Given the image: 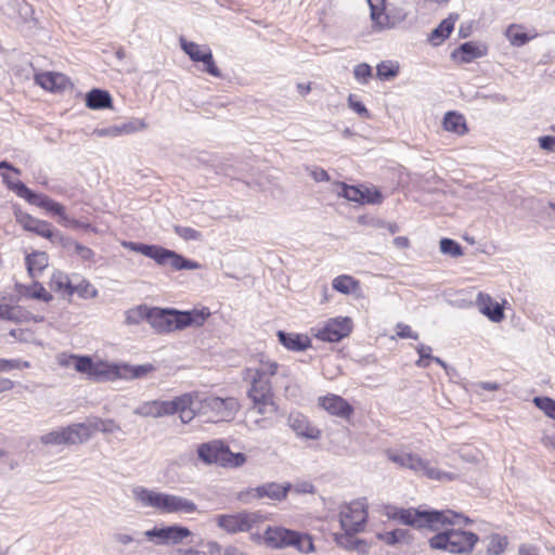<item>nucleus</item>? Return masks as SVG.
Masks as SVG:
<instances>
[{
	"label": "nucleus",
	"instance_id": "obj_1",
	"mask_svg": "<svg viewBox=\"0 0 555 555\" xmlns=\"http://www.w3.org/2000/svg\"><path fill=\"white\" fill-rule=\"evenodd\" d=\"M387 516L415 529H427L437 533L428 541L433 550L451 554H470L478 543L476 533L449 526L469 522V519L453 511L387 507Z\"/></svg>",
	"mask_w": 555,
	"mask_h": 555
},
{
	"label": "nucleus",
	"instance_id": "obj_2",
	"mask_svg": "<svg viewBox=\"0 0 555 555\" xmlns=\"http://www.w3.org/2000/svg\"><path fill=\"white\" fill-rule=\"evenodd\" d=\"M182 396L191 399V404L186 408L191 414L190 422L195 416L204 417L205 422L209 423L228 422L234 417L238 409V404L233 398L202 397L196 392L183 393Z\"/></svg>",
	"mask_w": 555,
	"mask_h": 555
},
{
	"label": "nucleus",
	"instance_id": "obj_3",
	"mask_svg": "<svg viewBox=\"0 0 555 555\" xmlns=\"http://www.w3.org/2000/svg\"><path fill=\"white\" fill-rule=\"evenodd\" d=\"M262 541L274 550L294 547L301 554L314 552V544L309 534L280 526H269L262 534Z\"/></svg>",
	"mask_w": 555,
	"mask_h": 555
},
{
	"label": "nucleus",
	"instance_id": "obj_4",
	"mask_svg": "<svg viewBox=\"0 0 555 555\" xmlns=\"http://www.w3.org/2000/svg\"><path fill=\"white\" fill-rule=\"evenodd\" d=\"M197 456L206 465H218L223 468H240L247 462L244 453H233L229 446L220 439L201 443L197 447Z\"/></svg>",
	"mask_w": 555,
	"mask_h": 555
},
{
	"label": "nucleus",
	"instance_id": "obj_5",
	"mask_svg": "<svg viewBox=\"0 0 555 555\" xmlns=\"http://www.w3.org/2000/svg\"><path fill=\"white\" fill-rule=\"evenodd\" d=\"M387 457L400 467L408 468L415 474L422 475L431 480L451 481L456 478L454 473L444 472L431 465L428 460L418 454L406 451H388Z\"/></svg>",
	"mask_w": 555,
	"mask_h": 555
},
{
	"label": "nucleus",
	"instance_id": "obj_6",
	"mask_svg": "<svg viewBox=\"0 0 555 555\" xmlns=\"http://www.w3.org/2000/svg\"><path fill=\"white\" fill-rule=\"evenodd\" d=\"M3 180L8 184L9 189L14 191L21 198L26 199L29 204L36 205L47 211L59 216V222L63 227H80V222L69 218L63 205L51 199L44 194H38L27 188L22 181H10L7 175H3Z\"/></svg>",
	"mask_w": 555,
	"mask_h": 555
},
{
	"label": "nucleus",
	"instance_id": "obj_7",
	"mask_svg": "<svg viewBox=\"0 0 555 555\" xmlns=\"http://www.w3.org/2000/svg\"><path fill=\"white\" fill-rule=\"evenodd\" d=\"M191 404V399L186 396H178L169 401L151 400L139 404L133 413L142 417H163L167 415L179 414L183 424L190 423V412L186 409Z\"/></svg>",
	"mask_w": 555,
	"mask_h": 555
},
{
	"label": "nucleus",
	"instance_id": "obj_8",
	"mask_svg": "<svg viewBox=\"0 0 555 555\" xmlns=\"http://www.w3.org/2000/svg\"><path fill=\"white\" fill-rule=\"evenodd\" d=\"M279 369L278 362L261 358L257 366L245 370L244 378L250 384L249 399L273 396L271 377L279 374Z\"/></svg>",
	"mask_w": 555,
	"mask_h": 555
},
{
	"label": "nucleus",
	"instance_id": "obj_9",
	"mask_svg": "<svg viewBox=\"0 0 555 555\" xmlns=\"http://www.w3.org/2000/svg\"><path fill=\"white\" fill-rule=\"evenodd\" d=\"M216 525L229 534L247 532L266 521V516L259 512L242 511L234 514H222L215 518Z\"/></svg>",
	"mask_w": 555,
	"mask_h": 555
},
{
	"label": "nucleus",
	"instance_id": "obj_10",
	"mask_svg": "<svg viewBox=\"0 0 555 555\" xmlns=\"http://www.w3.org/2000/svg\"><path fill=\"white\" fill-rule=\"evenodd\" d=\"M90 438V427L85 426V423H78L42 435L40 441L46 446H61L82 443Z\"/></svg>",
	"mask_w": 555,
	"mask_h": 555
},
{
	"label": "nucleus",
	"instance_id": "obj_11",
	"mask_svg": "<svg viewBox=\"0 0 555 555\" xmlns=\"http://www.w3.org/2000/svg\"><path fill=\"white\" fill-rule=\"evenodd\" d=\"M366 519L367 503L365 499H358L340 506L338 520L341 530L361 532L364 530Z\"/></svg>",
	"mask_w": 555,
	"mask_h": 555
},
{
	"label": "nucleus",
	"instance_id": "obj_12",
	"mask_svg": "<svg viewBox=\"0 0 555 555\" xmlns=\"http://www.w3.org/2000/svg\"><path fill=\"white\" fill-rule=\"evenodd\" d=\"M78 366L93 382L103 383L122 379V363L108 362L101 359L94 361L89 357Z\"/></svg>",
	"mask_w": 555,
	"mask_h": 555
},
{
	"label": "nucleus",
	"instance_id": "obj_13",
	"mask_svg": "<svg viewBox=\"0 0 555 555\" xmlns=\"http://www.w3.org/2000/svg\"><path fill=\"white\" fill-rule=\"evenodd\" d=\"M144 537L155 545H179L186 538L192 535L189 528L180 525L167 527H154L144 531Z\"/></svg>",
	"mask_w": 555,
	"mask_h": 555
},
{
	"label": "nucleus",
	"instance_id": "obj_14",
	"mask_svg": "<svg viewBox=\"0 0 555 555\" xmlns=\"http://www.w3.org/2000/svg\"><path fill=\"white\" fill-rule=\"evenodd\" d=\"M180 47L189 57L196 63H203V70L214 77H220L221 72L215 63L211 49L206 44H197L180 38Z\"/></svg>",
	"mask_w": 555,
	"mask_h": 555
},
{
	"label": "nucleus",
	"instance_id": "obj_15",
	"mask_svg": "<svg viewBox=\"0 0 555 555\" xmlns=\"http://www.w3.org/2000/svg\"><path fill=\"white\" fill-rule=\"evenodd\" d=\"M352 330V321L348 317L328 319L321 327L315 328L314 336L323 341L337 343L347 337Z\"/></svg>",
	"mask_w": 555,
	"mask_h": 555
},
{
	"label": "nucleus",
	"instance_id": "obj_16",
	"mask_svg": "<svg viewBox=\"0 0 555 555\" xmlns=\"http://www.w3.org/2000/svg\"><path fill=\"white\" fill-rule=\"evenodd\" d=\"M197 512V505L194 501L178 494L168 492L159 493L157 514H193Z\"/></svg>",
	"mask_w": 555,
	"mask_h": 555
},
{
	"label": "nucleus",
	"instance_id": "obj_17",
	"mask_svg": "<svg viewBox=\"0 0 555 555\" xmlns=\"http://www.w3.org/2000/svg\"><path fill=\"white\" fill-rule=\"evenodd\" d=\"M253 405L248 411V416L254 417L253 424L256 428H268L270 421L278 411V405L273 396L263 398H250Z\"/></svg>",
	"mask_w": 555,
	"mask_h": 555
},
{
	"label": "nucleus",
	"instance_id": "obj_18",
	"mask_svg": "<svg viewBox=\"0 0 555 555\" xmlns=\"http://www.w3.org/2000/svg\"><path fill=\"white\" fill-rule=\"evenodd\" d=\"M18 223L29 232H34L37 235L49 238L54 242L57 238H62L59 231L54 230L48 221L37 219L28 214H20L17 216Z\"/></svg>",
	"mask_w": 555,
	"mask_h": 555
},
{
	"label": "nucleus",
	"instance_id": "obj_19",
	"mask_svg": "<svg viewBox=\"0 0 555 555\" xmlns=\"http://www.w3.org/2000/svg\"><path fill=\"white\" fill-rule=\"evenodd\" d=\"M479 312L487 317L491 322L500 323L504 320V308L495 301L489 294L479 292L475 300Z\"/></svg>",
	"mask_w": 555,
	"mask_h": 555
},
{
	"label": "nucleus",
	"instance_id": "obj_20",
	"mask_svg": "<svg viewBox=\"0 0 555 555\" xmlns=\"http://www.w3.org/2000/svg\"><path fill=\"white\" fill-rule=\"evenodd\" d=\"M287 425L299 437L312 440H317L321 437L320 429L312 426L308 418L299 412L289 413Z\"/></svg>",
	"mask_w": 555,
	"mask_h": 555
},
{
	"label": "nucleus",
	"instance_id": "obj_21",
	"mask_svg": "<svg viewBox=\"0 0 555 555\" xmlns=\"http://www.w3.org/2000/svg\"><path fill=\"white\" fill-rule=\"evenodd\" d=\"M160 491L150 489L143 486H134L131 489V498L133 502L143 509H152L157 514Z\"/></svg>",
	"mask_w": 555,
	"mask_h": 555
},
{
	"label": "nucleus",
	"instance_id": "obj_22",
	"mask_svg": "<svg viewBox=\"0 0 555 555\" xmlns=\"http://www.w3.org/2000/svg\"><path fill=\"white\" fill-rule=\"evenodd\" d=\"M319 402L320 405L331 415L341 418L349 417L353 412L352 406L344 398L337 395L324 396L319 399Z\"/></svg>",
	"mask_w": 555,
	"mask_h": 555
},
{
	"label": "nucleus",
	"instance_id": "obj_23",
	"mask_svg": "<svg viewBox=\"0 0 555 555\" xmlns=\"http://www.w3.org/2000/svg\"><path fill=\"white\" fill-rule=\"evenodd\" d=\"M487 54L486 46L477 44L473 41L462 43L455 49L451 56L453 60L466 64Z\"/></svg>",
	"mask_w": 555,
	"mask_h": 555
},
{
	"label": "nucleus",
	"instance_id": "obj_24",
	"mask_svg": "<svg viewBox=\"0 0 555 555\" xmlns=\"http://www.w3.org/2000/svg\"><path fill=\"white\" fill-rule=\"evenodd\" d=\"M357 533L343 530V532L334 533V541L347 551H357L359 554L365 555L369 553V545L364 540L356 538Z\"/></svg>",
	"mask_w": 555,
	"mask_h": 555
},
{
	"label": "nucleus",
	"instance_id": "obj_25",
	"mask_svg": "<svg viewBox=\"0 0 555 555\" xmlns=\"http://www.w3.org/2000/svg\"><path fill=\"white\" fill-rule=\"evenodd\" d=\"M146 317L151 325L160 333H168L173 331V324L171 321L172 309H151Z\"/></svg>",
	"mask_w": 555,
	"mask_h": 555
},
{
	"label": "nucleus",
	"instance_id": "obj_26",
	"mask_svg": "<svg viewBox=\"0 0 555 555\" xmlns=\"http://www.w3.org/2000/svg\"><path fill=\"white\" fill-rule=\"evenodd\" d=\"M0 319L22 323L33 320L34 322H42L43 317L33 315L20 306L0 305Z\"/></svg>",
	"mask_w": 555,
	"mask_h": 555
},
{
	"label": "nucleus",
	"instance_id": "obj_27",
	"mask_svg": "<svg viewBox=\"0 0 555 555\" xmlns=\"http://www.w3.org/2000/svg\"><path fill=\"white\" fill-rule=\"evenodd\" d=\"M35 81L44 90L56 92L66 88L68 79L61 73L46 72L37 74Z\"/></svg>",
	"mask_w": 555,
	"mask_h": 555
},
{
	"label": "nucleus",
	"instance_id": "obj_28",
	"mask_svg": "<svg viewBox=\"0 0 555 555\" xmlns=\"http://www.w3.org/2000/svg\"><path fill=\"white\" fill-rule=\"evenodd\" d=\"M370 7V15L373 26L378 29L390 28L395 23L385 13V0H367Z\"/></svg>",
	"mask_w": 555,
	"mask_h": 555
},
{
	"label": "nucleus",
	"instance_id": "obj_29",
	"mask_svg": "<svg viewBox=\"0 0 555 555\" xmlns=\"http://www.w3.org/2000/svg\"><path fill=\"white\" fill-rule=\"evenodd\" d=\"M459 18V14L452 13L449 17L444 18L433 31L428 40L433 46H439L446 38L450 36L454 28V24Z\"/></svg>",
	"mask_w": 555,
	"mask_h": 555
},
{
	"label": "nucleus",
	"instance_id": "obj_30",
	"mask_svg": "<svg viewBox=\"0 0 555 555\" xmlns=\"http://www.w3.org/2000/svg\"><path fill=\"white\" fill-rule=\"evenodd\" d=\"M280 343L288 350L301 351L309 347L310 339L306 335L285 333L282 331L278 332Z\"/></svg>",
	"mask_w": 555,
	"mask_h": 555
},
{
	"label": "nucleus",
	"instance_id": "obj_31",
	"mask_svg": "<svg viewBox=\"0 0 555 555\" xmlns=\"http://www.w3.org/2000/svg\"><path fill=\"white\" fill-rule=\"evenodd\" d=\"M291 483L281 485L278 482H267L258 486L259 498H268L274 501H282L287 496Z\"/></svg>",
	"mask_w": 555,
	"mask_h": 555
},
{
	"label": "nucleus",
	"instance_id": "obj_32",
	"mask_svg": "<svg viewBox=\"0 0 555 555\" xmlns=\"http://www.w3.org/2000/svg\"><path fill=\"white\" fill-rule=\"evenodd\" d=\"M86 104L91 109H103L112 106V96L101 89L91 90L86 98Z\"/></svg>",
	"mask_w": 555,
	"mask_h": 555
},
{
	"label": "nucleus",
	"instance_id": "obj_33",
	"mask_svg": "<svg viewBox=\"0 0 555 555\" xmlns=\"http://www.w3.org/2000/svg\"><path fill=\"white\" fill-rule=\"evenodd\" d=\"M155 371V366L152 363H144L140 365H131L122 363V379L132 380L144 378L149 374Z\"/></svg>",
	"mask_w": 555,
	"mask_h": 555
},
{
	"label": "nucleus",
	"instance_id": "obj_34",
	"mask_svg": "<svg viewBox=\"0 0 555 555\" xmlns=\"http://www.w3.org/2000/svg\"><path fill=\"white\" fill-rule=\"evenodd\" d=\"M48 255L43 251H35L26 257V266L29 274L35 278L44 270L48 264Z\"/></svg>",
	"mask_w": 555,
	"mask_h": 555
},
{
	"label": "nucleus",
	"instance_id": "obj_35",
	"mask_svg": "<svg viewBox=\"0 0 555 555\" xmlns=\"http://www.w3.org/2000/svg\"><path fill=\"white\" fill-rule=\"evenodd\" d=\"M443 128L456 134H464L467 130L465 118L455 112H448L443 118Z\"/></svg>",
	"mask_w": 555,
	"mask_h": 555
},
{
	"label": "nucleus",
	"instance_id": "obj_36",
	"mask_svg": "<svg viewBox=\"0 0 555 555\" xmlns=\"http://www.w3.org/2000/svg\"><path fill=\"white\" fill-rule=\"evenodd\" d=\"M332 286L336 292L348 295L360 288V282L351 275L343 274L333 280Z\"/></svg>",
	"mask_w": 555,
	"mask_h": 555
},
{
	"label": "nucleus",
	"instance_id": "obj_37",
	"mask_svg": "<svg viewBox=\"0 0 555 555\" xmlns=\"http://www.w3.org/2000/svg\"><path fill=\"white\" fill-rule=\"evenodd\" d=\"M85 426L90 427L91 436L95 431H101L103 434H114L121 430L120 425L112 418H93L92 421H89L88 424H85Z\"/></svg>",
	"mask_w": 555,
	"mask_h": 555
},
{
	"label": "nucleus",
	"instance_id": "obj_38",
	"mask_svg": "<svg viewBox=\"0 0 555 555\" xmlns=\"http://www.w3.org/2000/svg\"><path fill=\"white\" fill-rule=\"evenodd\" d=\"M400 65L397 61H383L376 66V76L379 80H390L398 76Z\"/></svg>",
	"mask_w": 555,
	"mask_h": 555
},
{
	"label": "nucleus",
	"instance_id": "obj_39",
	"mask_svg": "<svg viewBox=\"0 0 555 555\" xmlns=\"http://www.w3.org/2000/svg\"><path fill=\"white\" fill-rule=\"evenodd\" d=\"M175 270H194L198 269L199 264L195 261L189 260L181 255L171 250L170 256L168 258V263Z\"/></svg>",
	"mask_w": 555,
	"mask_h": 555
},
{
	"label": "nucleus",
	"instance_id": "obj_40",
	"mask_svg": "<svg viewBox=\"0 0 555 555\" xmlns=\"http://www.w3.org/2000/svg\"><path fill=\"white\" fill-rule=\"evenodd\" d=\"M88 358H89V356L60 353L57 356V363L64 367L73 366L77 372L83 374V370L80 369L78 365H81L82 361H85Z\"/></svg>",
	"mask_w": 555,
	"mask_h": 555
},
{
	"label": "nucleus",
	"instance_id": "obj_41",
	"mask_svg": "<svg viewBox=\"0 0 555 555\" xmlns=\"http://www.w3.org/2000/svg\"><path fill=\"white\" fill-rule=\"evenodd\" d=\"M507 545L508 540L506 537L500 534H492L487 546V554L501 555L505 552Z\"/></svg>",
	"mask_w": 555,
	"mask_h": 555
},
{
	"label": "nucleus",
	"instance_id": "obj_42",
	"mask_svg": "<svg viewBox=\"0 0 555 555\" xmlns=\"http://www.w3.org/2000/svg\"><path fill=\"white\" fill-rule=\"evenodd\" d=\"M340 188H341V191L338 192L339 195L344 196L348 201L356 202V203L362 205V199H363L362 185L353 186V185H348L346 183H341Z\"/></svg>",
	"mask_w": 555,
	"mask_h": 555
},
{
	"label": "nucleus",
	"instance_id": "obj_43",
	"mask_svg": "<svg viewBox=\"0 0 555 555\" xmlns=\"http://www.w3.org/2000/svg\"><path fill=\"white\" fill-rule=\"evenodd\" d=\"M506 37L513 46L517 47H521L530 40L529 36L521 31L516 25H511L506 29Z\"/></svg>",
	"mask_w": 555,
	"mask_h": 555
},
{
	"label": "nucleus",
	"instance_id": "obj_44",
	"mask_svg": "<svg viewBox=\"0 0 555 555\" xmlns=\"http://www.w3.org/2000/svg\"><path fill=\"white\" fill-rule=\"evenodd\" d=\"M171 250L156 245H150L146 257L154 259L160 266H167Z\"/></svg>",
	"mask_w": 555,
	"mask_h": 555
},
{
	"label": "nucleus",
	"instance_id": "obj_45",
	"mask_svg": "<svg viewBox=\"0 0 555 555\" xmlns=\"http://www.w3.org/2000/svg\"><path fill=\"white\" fill-rule=\"evenodd\" d=\"M533 403L544 412L546 416L555 421V400L548 397H535Z\"/></svg>",
	"mask_w": 555,
	"mask_h": 555
},
{
	"label": "nucleus",
	"instance_id": "obj_46",
	"mask_svg": "<svg viewBox=\"0 0 555 555\" xmlns=\"http://www.w3.org/2000/svg\"><path fill=\"white\" fill-rule=\"evenodd\" d=\"M440 251L452 257H460L463 255L462 246L451 238H442L440 241Z\"/></svg>",
	"mask_w": 555,
	"mask_h": 555
},
{
	"label": "nucleus",
	"instance_id": "obj_47",
	"mask_svg": "<svg viewBox=\"0 0 555 555\" xmlns=\"http://www.w3.org/2000/svg\"><path fill=\"white\" fill-rule=\"evenodd\" d=\"M118 128V134H130L140 130L145 129L146 125L142 119H132L127 122L116 125Z\"/></svg>",
	"mask_w": 555,
	"mask_h": 555
},
{
	"label": "nucleus",
	"instance_id": "obj_48",
	"mask_svg": "<svg viewBox=\"0 0 555 555\" xmlns=\"http://www.w3.org/2000/svg\"><path fill=\"white\" fill-rule=\"evenodd\" d=\"M186 312L189 313L191 326H202L210 315V311L206 307L202 309H193Z\"/></svg>",
	"mask_w": 555,
	"mask_h": 555
},
{
	"label": "nucleus",
	"instance_id": "obj_49",
	"mask_svg": "<svg viewBox=\"0 0 555 555\" xmlns=\"http://www.w3.org/2000/svg\"><path fill=\"white\" fill-rule=\"evenodd\" d=\"M405 532L402 529H396L383 533H377V539L388 545H395L404 539Z\"/></svg>",
	"mask_w": 555,
	"mask_h": 555
},
{
	"label": "nucleus",
	"instance_id": "obj_50",
	"mask_svg": "<svg viewBox=\"0 0 555 555\" xmlns=\"http://www.w3.org/2000/svg\"><path fill=\"white\" fill-rule=\"evenodd\" d=\"M173 331L183 330L188 326H191L189 313L186 311H179L172 309V318Z\"/></svg>",
	"mask_w": 555,
	"mask_h": 555
},
{
	"label": "nucleus",
	"instance_id": "obj_51",
	"mask_svg": "<svg viewBox=\"0 0 555 555\" xmlns=\"http://www.w3.org/2000/svg\"><path fill=\"white\" fill-rule=\"evenodd\" d=\"M363 199L362 205L364 204H380L383 202L382 193L375 188H366L362 185Z\"/></svg>",
	"mask_w": 555,
	"mask_h": 555
},
{
	"label": "nucleus",
	"instance_id": "obj_52",
	"mask_svg": "<svg viewBox=\"0 0 555 555\" xmlns=\"http://www.w3.org/2000/svg\"><path fill=\"white\" fill-rule=\"evenodd\" d=\"M353 76L360 83H367L372 77V67L366 63L358 64L353 69Z\"/></svg>",
	"mask_w": 555,
	"mask_h": 555
},
{
	"label": "nucleus",
	"instance_id": "obj_53",
	"mask_svg": "<svg viewBox=\"0 0 555 555\" xmlns=\"http://www.w3.org/2000/svg\"><path fill=\"white\" fill-rule=\"evenodd\" d=\"M175 232L185 241H199L202 238L201 232L190 227H175Z\"/></svg>",
	"mask_w": 555,
	"mask_h": 555
},
{
	"label": "nucleus",
	"instance_id": "obj_54",
	"mask_svg": "<svg viewBox=\"0 0 555 555\" xmlns=\"http://www.w3.org/2000/svg\"><path fill=\"white\" fill-rule=\"evenodd\" d=\"M25 295L43 301H50L52 299V296L39 284H35L33 287L27 288Z\"/></svg>",
	"mask_w": 555,
	"mask_h": 555
},
{
	"label": "nucleus",
	"instance_id": "obj_55",
	"mask_svg": "<svg viewBox=\"0 0 555 555\" xmlns=\"http://www.w3.org/2000/svg\"><path fill=\"white\" fill-rule=\"evenodd\" d=\"M348 106L353 112H356L359 116H361L363 118H369L370 117V113H369L367 108L365 107V105L361 101H359L357 99V95L350 94L348 96Z\"/></svg>",
	"mask_w": 555,
	"mask_h": 555
},
{
	"label": "nucleus",
	"instance_id": "obj_56",
	"mask_svg": "<svg viewBox=\"0 0 555 555\" xmlns=\"http://www.w3.org/2000/svg\"><path fill=\"white\" fill-rule=\"evenodd\" d=\"M236 500L244 504H249V503L254 502L255 500H260L258 487L248 488L243 491H240L236 494Z\"/></svg>",
	"mask_w": 555,
	"mask_h": 555
},
{
	"label": "nucleus",
	"instance_id": "obj_57",
	"mask_svg": "<svg viewBox=\"0 0 555 555\" xmlns=\"http://www.w3.org/2000/svg\"><path fill=\"white\" fill-rule=\"evenodd\" d=\"M51 287L56 291L70 288L67 275L62 272H56L51 278Z\"/></svg>",
	"mask_w": 555,
	"mask_h": 555
},
{
	"label": "nucleus",
	"instance_id": "obj_58",
	"mask_svg": "<svg viewBox=\"0 0 555 555\" xmlns=\"http://www.w3.org/2000/svg\"><path fill=\"white\" fill-rule=\"evenodd\" d=\"M145 311L146 309L142 307L127 311L126 323L138 324L143 319Z\"/></svg>",
	"mask_w": 555,
	"mask_h": 555
},
{
	"label": "nucleus",
	"instance_id": "obj_59",
	"mask_svg": "<svg viewBox=\"0 0 555 555\" xmlns=\"http://www.w3.org/2000/svg\"><path fill=\"white\" fill-rule=\"evenodd\" d=\"M397 336L400 338H411V339H418V334L413 332L412 328L403 323L397 324Z\"/></svg>",
	"mask_w": 555,
	"mask_h": 555
},
{
	"label": "nucleus",
	"instance_id": "obj_60",
	"mask_svg": "<svg viewBox=\"0 0 555 555\" xmlns=\"http://www.w3.org/2000/svg\"><path fill=\"white\" fill-rule=\"evenodd\" d=\"M538 141L542 150L547 152H555V134L540 137Z\"/></svg>",
	"mask_w": 555,
	"mask_h": 555
},
{
	"label": "nucleus",
	"instance_id": "obj_61",
	"mask_svg": "<svg viewBox=\"0 0 555 555\" xmlns=\"http://www.w3.org/2000/svg\"><path fill=\"white\" fill-rule=\"evenodd\" d=\"M121 245L135 253H140L144 256H146V253L149 250L150 245L142 244V243H134V242H122Z\"/></svg>",
	"mask_w": 555,
	"mask_h": 555
},
{
	"label": "nucleus",
	"instance_id": "obj_62",
	"mask_svg": "<svg viewBox=\"0 0 555 555\" xmlns=\"http://www.w3.org/2000/svg\"><path fill=\"white\" fill-rule=\"evenodd\" d=\"M75 251L83 260H91L94 256V253L91 248L79 243H75Z\"/></svg>",
	"mask_w": 555,
	"mask_h": 555
},
{
	"label": "nucleus",
	"instance_id": "obj_63",
	"mask_svg": "<svg viewBox=\"0 0 555 555\" xmlns=\"http://www.w3.org/2000/svg\"><path fill=\"white\" fill-rule=\"evenodd\" d=\"M22 369V361L21 360H0V371L1 372H8L11 370H20Z\"/></svg>",
	"mask_w": 555,
	"mask_h": 555
},
{
	"label": "nucleus",
	"instance_id": "obj_64",
	"mask_svg": "<svg viewBox=\"0 0 555 555\" xmlns=\"http://www.w3.org/2000/svg\"><path fill=\"white\" fill-rule=\"evenodd\" d=\"M168 555H201V552L194 547H173L168 551Z\"/></svg>",
	"mask_w": 555,
	"mask_h": 555
}]
</instances>
